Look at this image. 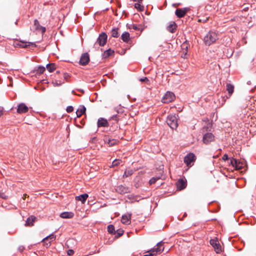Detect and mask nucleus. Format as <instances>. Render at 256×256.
<instances>
[{"label":"nucleus","instance_id":"29","mask_svg":"<svg viewBox=\"0 0 256 256\" xmlns=\"http://www.w3.org/2000/svg\"><path fill=\"white\" fill-rule=\"evenodd\" d=\"M134 170H126V171L124 172L123 174V178H127V177H128V176H132L134 174Z\"/></svg>","mask_w":256,"mask_h":256},{"label":"nucleus","instance_id":"52","mask_svg":"<svg viewBox=\"0 0 256 256\" xmlns=\"http://www.w3.org/2000/svg\"><path fill=\"white\" fill-rule=\"evenodd\" d=\"M207 129H208V127L207 126H204L202 130V133H204V132H206V131H207Z\"/></svg>","mask_w":256,"mask_h":256},{"label":"nucleus","instance_id":"10","mask_svg":"<svg viewBox=\"0 0 256 256\" xmlns=\"http://www.w3.org/2000/svg\"><path fill=\"white\" fill-rule=\"evenodd\" d=\"M163 244H164V242L162 241L159 242L157 244V246H158L157 248H152V249L148 251V252L152 253L154 254V252H156V253L162 252H163V250H164V247H162V248H161V247L163 246Z\"/></svg>","mask_w":256,"mask_h":256},{"label":"nucleus","instance_id":"13","mask_svg":"<svg viewBox=\"0 0 256 256\" xmlns=\"http://www.w3.org/2000/svg\"><path fill=\"white\" fill-rule=\"evenodd\" d=\"M176 186L178 190H182L186 188V181L182 179H180L176 182Z\"/></svg>","mask_w":256,"mask_h":256},{"label":"nucleus","instance_id":"8","mask_svg":"<svg viewBox=\"0 0 256 256\" xmlns=\"http://www.w3.org/2000/svg\"><path fill=\"white\" fill-rule=\"evenodd\" d=\"M90 56L88 52H85L82 54L80 60V64L82 66H86L90 62Z\"/></svg>","mask_w":256,"mask_h":256},{"label":"nucleus","instance_id":"18","mask_svg":"<svg viewBox=\"0 0 256 256\" xmlns=\"http://www.w3.org/2000/svg\"><path fill=\"white\" fill-rule=\"evenodd\" d=\"M20 44H18V45L20 46H21L22 48H26L28 46H32L34 47H36V44L33 42H19Z\"/></svg>","mask_w":256,"mask_h":256},{"label":"nucleus","instance_id":"43","mask_svg":"<svg viewBox=\"0 0 256 256\" xmlns=\"http://www.w3.org/2000/svg\"><path fill=\"white\" fill-rule=\"evenodd\" d=\"M66 110L68 112H71L74 110V108L72 106H68L67 107Z\"/></svg>","mask_w":256,"mask_h":256},{"label":"nucleus","instance_id":"35","mask_svg":"<svg viewBox=\"0 0 256 256\" xmlns=\"http://www.w3.org/2000/svg\"><path fill=\"white\" fill-rule=\"evenodd\" d=\"M45 70H46V68H45L44 66H40L38 68V69L37 70V72L38 73H39L40 74H43Z\"/></svg>","mask_w":256,"mask_h":256},{"label":"nucleus","instance_id":"24","mask_svg":"<svg viewBox=\"0 0 256 256\" xmlns=\"http://www.w3.org/2000/svg\"><path fill=\"white\" fill-rule=\"evenodd\" d=\"M106 142H107L110 146H112L116 144L118 140L115 139L110 140L108 138H106L104 140Z\"/></svg>","mask_w":256,"mask_h":256},{"label":"nucleus","instance_id":"4","mask_svg":"<svg viewBox=\"0 0 256 256\" xmlns=\"http://www.w3.org/2000/svg\"><path fill=\"white\" fill-rule=\"evenodd\" d=\"M210 244L214 248L216 253L220 254L222 252V246L217 238L211 240Z\"/></svg>","mask_w":256,"mask_h":256},{"label":"nucleus","instance_id":"30","mask_svg":"<svg viewBox=\"0 0 256 256\" xmlns=\"http://www.w3.org/2000/svg\"><path fill=\"white\" fill-rule=\"evenodd\" d=\"M132 28L134 30H140V32H142L144 29L143 26H142L141 24H132Z\"/></svg>","mask_w":256,"mask_h":256},{"label":"nucleus","instance_id":"41","mask_svg":"<svg viewBox=\"0 0 256 256\" xmlns=\"http://www.w3.org/2000/svg\"><path fill=\"white\" fill-rule=\"evenodd\" d=\"M182 48L184 50H185V51L186 52L188 50V44L187 43V42L186 41L185 42H184L182 45Z\"/></svg>","mask_w":256,"mask_h":256},{"label":"nucleus","instance_id":"14","mask_svg":"<svg viewBox=\"0 0 256 256\" xmlns=\"http://www.w3.org/2000/svg\"><path fill=\"white\" fill-rule=\"evenodd\" d=\"M34 26L36 30L41 31L42 34L45 32L46 30V28L41 26L37 20H34Z\"/></svg>","mask_w":256,"mask_h":256},{"label":"nucleus","instance_id":"53","mask_svg":"<svg viewBox=\"0 0 256 256\" xmlns=\"http://www.w3.org/2000/svg\"><path fill=\"white\" fill-rule=\"evenodd\" d=\"M3 110L4 108L2 107H0V116L2 114H3Z\"/></svg>","mask_w":256,"mask_h":256},{"label":"nucleus","instance_id":"55","mask_svg":"<svg viewBox=\"0 0 256 256\" xmlns=\"http://www.w3.org/2000/svg\"><path fill=\"white\" fill-rule=\"evenodd\" d=\"M26 196H28V195L26 194H24L23 196V197H22L23 200H24L26 199Z\"/></svg>","mask_w":256,"mask_h":256},{"label":"nucleus","instance_id":"16","mask_svg":"<svg viewBox=\"0 0 256 256\" xmlns=\"http://www.w3.org/2000/svg\"><path fill=\"white\" fill-rule=\"evenodd\" d=\"M36 219V217L33 216L28 217L26 220V226H32Z\"/></svg>","mask_w":256,"mask_h":256},{"label":"nucleus","instance_id":"11","mask_svg":"<svg viewBox=\"0 0 256 256\" xmlns=\"http://www.w3.org/2000/svg\"><path fill=\"white\" fill-rule=\"evenodd\" d=\"M116 190L120 194H124L130 192V188L123 185L118 186Z\"/></svg>","mask_w":256,"mask_h":256},{"label":"nucleus","instance_id":"15","mask_svg":"<svg viewBox=\"0 0 256 256\" xmlns=\"http://www.w3.org/2000/svg\"><path fill=\"white\" fill-rule=\"evenodd\" d=\"M108 122L106 119L104 118H100L98 121V127H108Z\"/></svg>","mask_w":256,"mask_h":256},{"label":"nucleus","instance_id":"50","mask_svg":"<svg viewBox=\"0 0 256 256\" xmlns=\"http://www.w3.org/2000/svg\"><path fill=\"white\" fill-rule=\"evenodd\" d=\"M0 196L2 198L6 199V196H5L4 194V193H0Z\"/></svg>","mask_w":256,"mask_h":256},{"label":"nucleus","instance_id":"36","mask_svg":"<svg viewBox=\"0 0 256 256\" xmlns=\"http://www.w3.org/2000/svg\"><path fill=\"white\" fill-rule=\"evenodd\" d=\"M160 178V177H153L150 180L149 183L150 184H154L156 182V180H158Z\"/></svg>","mask_w":256,"mask_h":256},{"label":"nucleus","instance_id":"22","mask_svg":"<svg viewBox=\"0 0 256 256\" xmlns=\"http://www.w3.org/2000/svg\"><path fill=\"white\" fill-rule=\"evenodd\" d=\"M130 216H126L124 215L122 216V223L126 224H128L130 223Z\"/></svg>","mask_w":256,"mask_h":256},{"label":"nucleus","instance_id":"25","mask_svg":"<svg viewBox=\"0 0 256 256\" xmlns=\"http://www.w3.org/2000/svg\"><path fill=\"white\" fill-rule=\"evenodd\" d=\"M86 111V108L84 106H82L80 108H78L76 112L77 117H80L84 114L85 113Z\"/></svg>","mask_w":256,"mask_h":256},{"label":"nucleus","instance_id":"5","mask_svg":"<svg viewBox=\"0 0 256 256\" xmlns=\"http://www.w3.org/2000/svg\"><path fill=\"white\" fill-rule=\"evenodd\" d=\"M196 160L195 155L192 153H189L184 158V162L188 166H191Z\"/></svg>","mask_w":256,"mask_h":256},{"label":"nucleus","instance_id":"2","mask_svg":"<svg viewBox=\"0 0 256 256\" xmlns=\"http://www.w3.org/2000/svg\"><path fill=\"white\" fill-rule=\"evenodd\" d=\"M168 124L172 129H176L178 126V119L175 114H172L168 116L166 120Z\"/></svg>","mask_w":256,"mask_h":256},{"label":"nucleus","instance_id":"23","mask_svg":"<svg viewBox=\"0 0 256 256\" xmlns=\"http://www.w3.org/2000/svg\"><path fill=\"white\" fill-rule=\"evenodd\" d=\"M176 28L177 26L175 22H172L168 26L167 30L168 32L173 33L176 30Z\"/></svg>","mask_w":256,"mask_h":256},{"label":"nucleus","instance_id":"32","mask_svg":"<svg viewBox=\"0 0 256 256\" xmlns=\"http://www.w3.org/2000/svg\"><path fill=\"white\" fill-rule=\"evenodd\" d=\"M108 232L110 234H116L115 229H114V226L113 225H112V224L109 225L108 226Z\"/></svg>","mask_w":256,"mask_h":256},{"label":"nucleus","instance_id":"40","mask_svg":"<svg viewBox=\"0 0 256 256\" xmlns=\"http://www.w3.org/2000/svg\"><path fill=\"white\" fill-rule=\"evenodd\" d=\"M238 160L235 158H232L230 160V164L235 168L237 164Z\"/></svg>","mask_w":256,"mask_h":256},{"label":"nucleus","instance_id":"37","mask_svg":"<svg viewBox=\"0 0 256 256\" xmlns=\"http://www.w3.org/2000/svg\"><path fill=\"white\" fill-rule=\"evenodd\" d=\"M128 198L129 200H132V202H133L134 201H138V197L134 196L132 195H128Z\"/></svg>","mask_w":256,"mask_h":256},{"label":"nucleus","instance_id":"26","mask_svg":"<svg viewBox=\"0 0 256 256\" xmlns=\"http://www.w3.org/2000/svg\"><path fill=\"white\" fill-rule=\"evenodd\" d=\"M56 236H54V234H51L47 236L45 238H44L42 240V242H45L46 241H49V242L53 241L56 240Z\"/></svg>","mask_w":256,"mask_h":256},{"label":"nucleus","instance_id":"12","mask_svg":"<svg viewBox=\"0 0 256 256\" xmlns=\"http://www.w3.org/2000/svg\"><path fill=\"white\" fill-rule=\"evenodd\" d=\"M28 110V108L24 103H20L18 106L17 112L20 114L26 113Z\"/></svg>","mask_w":256,"mask_h":256},{"label":"nucleus","instance_id":"6","mask_svg":"<svg viewBox=\"0 0 256 256\" xmlns=\"http://www.w3.org/2000/svg\"><path fill=\"white\" fill-rule=\"evenodd\" d=\"M107 35L105 32H102L99 35L97 39L96 42L94 44L96 46V43H98L100 46H104L106 44L107 41Z\"/></svg>","mask_w":256,"mask_h":256},{"label":"nucleus","instance_id":"1","mask_svg":"<svg viewBox=\"0 0 256 256\" xmlns=\"http://www.w3.org/2000/svg\"><path fill=\"white\" fill-rule=\"evenodd\" d=\"M218 39V34L213 31H210L204 36V42L206 45L210 46Z\"/></svg>","mask_w":256,"mask_h":256},{"label":"nucleus","instance_id":"39","mask_svg":"<svg viewBox=\"0 0 256 256\" xmlns=\"http://www.w3.org/2000/svg\"><path fill=\"white\" fill-rule=\"evenodd\" d=\"M120 162L121 160H115L114 161H113L111 166L114 167L119 165Z\"/></svg>","mask_w":256,"mask_h":256},{"label":"nucleus","instance_id":"28","mask_svg":"<svg viewBox=\"0 0 256 256\" xmlns=\"http://www.w3.org/2000/svg\"><path fill=\"white\" fill-rule=\"evenodd\" d=\"M46 67L48 70L50 72H52L56 68V65L54 63L48 64L46 66Z\"/></svg>","mask_w":256,"mask_h":256},{"label":"nucleus","instance_id":"48","mask_svg":"<svg viewBox=\"0 0 256 256\" xmlns=\"http://www.w3.org/2000/svg\"><path fill=\"white\" fill-rule=\"evenodd\" d=\"M54 86H60L61 85V83H58L57 80H55V82H53Z\"/></svg>","mask_w":256,"mask_h":256},{"label":"nucleus","instance_id":"54","mask_svg":"<svg viewBox=\"0 0 256 256\" xmlns=\"http://www.w3.org/2000/svg\"><path fill=\"white\" fill-rule=\"evenodd\" d=\"M69 76L68 74H64V77L65 79L68 78Z\"/></svg>","mask_w":256,"mask_h":256},{"label":"nucleus","instance_id":"20","mask_svg":"<svg viewBox=\"0 0 256 256\" xmlns=\"http://www.w3.org/2000/svg\"><path fill=\"white\" fill-rule=\"evenodd\" d=\"M122 40L125 42H128L130 40V36L128 32H124L121 36Z\"/></svg>","mask_w":256,"mask_h":256},{"label":"nucleus","instance_id":"44","mask_svg":"<svg viewBox=\"0 0 256 256\" xmlns=\"http://www.w3.org/2000/svg\"><path fill=\"white\" fill-rule=\"evenodd\" d=\"M118 116L117 115H114L111 117V119L114 120L116 122L118 120Z\"/></svg>","mask_w":256,"mask_h":256},{"label":"nucleus","instance_id":"45","mask_svg":"<svg viewBox=\"0 0 256 256\" xmlns=\"http://www.w3.org/2000/svg\"><path fill=\"white\" fill-rule=\"evenodd\" d=\"M67 254L69 256H72L74 254V251L72 250H68L67 252Z\"/></svg>","mask_w":256,"mask_h":256},{"label":"nucleus","instance_id":"51","mask_svg":"<svg viewBox=\"0 0 256 256\" xmlns=\"http://www.w3.org/2000/svg\"><path fill=\"white\" fill-rule=\"evenodd\" d=\"M50 242H47V241H46L45 242H44V244L46 246V247H48L50 246Z\"/></svg>","mask_w":256,"mask_h":256},{"label":"nucleus","instance_id":"3","mask_svg":"<svg viewBox=\"0 0 256 256\" xmlns=\"http://www.w3.org/2000/svg\"><path fill=\"white\" fill-rule=\"evenodd\" d=\"M175 99L174 94L170 92H167L162 98V101L164 103H169Z\"/></svg>","mask_w":256,"mask_h":256},{"label":"nucleus","instance_id":"49","mask_svg":"<svg viewBox=\"0 0 256 256\" xmlns=\"http://www.w3.org/2000/svg\"><path fill=\"white\" fill-rule=\"evenodd\" d=\"M24 248L22 246H20L18 247V250H20V252H22L24 250Z\"/></svg>","mask_w":256,"mask_h":256},{"label":"nucleus","instance_id":"42","mask_svg":"<svg viewBox=\"0 0 256 256\" xmlns=\"http://www.w3.org/2000/svg\"><path fill=\"white\" fill-rule=\"evenodd\" d=\"M140 81L142 82H145L148 84H150V80L146 77L140 78Z\"/></svg>","mask_w":256,"mask_h":256},{"label":"nucleus","instance_id":"33","mask_svg":"<svg viewBox=\"0 0 256 256\" xmlns=\"http://www.w3.org/2000/svg\"><path fill=\"white\" fill-rule=\"evenodd\" d=\"M140 2L136 3L134 4V8L140 11H142L144 10V7L143 6L141 5Z\"/></svg>","mask_w":256,"mask_h":256},{"label":"nucleus","instance_id":"38","mask_svg":"<svg viewBox=\"0 0 256 256\" xmlns=\"http://www.w3.org/2000/svg\"><path fill=\"white\" fill-rule=\"evenodd\" d=\"M243 168V164L238 161L237 164L235 166L236 170H241Z\"/></svg>","mask_w":256,"mask_h":256},{"label":"nucleus","instance_id":"19","mask_svg":"<svg viewBox=\"0 0 256 256\" xmlns=\"http://www.w3.org/2000/svg\"><path fill=\"white\" fill-rule=\"evenodd\" d=\"M60 216L63 218H70L74 217V214L72 212H64L60 214Z\"/></svg>","mask_w":256,"mask_h":256},{"label":"nucleus","instance_id":"27","mask_svg":"<svg viewBox=\"0 0 256 256\" xmlns=\"http://www.w3.org/2000/svg\"><path fill=\"white\" fill-rule=\"evenodd\" d=\"M114 51L112 50H111L110 48L106 50L103 53V54H102V56L104 58H108V56H110L111 55H112V54H114Z\"/></svg>","mask_w":256,"mask_h":256},{"label":"nucleus","instance_id":"17","mask_svg":"<svg viewBox=\"0 0 256 256\" xmlns=\"http://www.w3.org/2000/svg\"><path fill=\"white\" fill-rule=\"evenodd\" d=\"M88 194H84L76 197V200L78 201H81L82 204H84L88 198Z\"/></svg>","mask_w":256,"mask_h":256},{"label":"nucleus","instance_id":"34","mask_svg":"<svg viewBox=\"0 0 256 256\" xmlns=\"http://www.w3.org/2000/svg\"><path fill=\"white\" fill-rule=\"evenodd\" d=\"M209 18V16L202 17V18H198V22L205 23L208 20Z\"/></svg>","mask_w":256,"mask_h":256},{"label":"nucleus","instance_id":"21","mask_svg":"<svg viewBox=\"0 0 256 256\" xmlns=\"http://www.w3.org/2000/svg\"><path fill=\"white\" fill-rule=\"evenodd\" d=\"M226 90L228 92L229 94V97H230L232 94H233L234 91V86L230 84H226Z\"/></svg>","mask_w":256,"mask_h":256},{"label":"nucleus","instance_id":"56","mask_svg":"<svg viewBox=\"0 0 256 256\" xmlns=\"http://www.w3.org/2000/svg\"><path fill=\"white\" fill-rule=\"evenodd\" d=\"M134 2H141L142 0H133Z\"/></svg>","mask_w":256,"mask_h":256},{"label":"nucleus","instance_id":"46","mask_svg":"<svg viewBox=\"0 0 256 256\" xmlns=\"http://www.w3.org/2000/svg\"><path fill=\"white\" fill-rule=\"evenodd\" d=\"M116 234L118 237L122 236L123 234V230H120L118 232H117Z\"/></svg>","mask_w":256,"mask_h":256},{"label":"nucleus","instance_id":"7","mask_svg":"<svg viewBox=\"0 0 256 256\" xmlns=\"http://www.w3.org/2000/svg\"><path fill=\"white\" fill-rule=\"evenodd\" d=\"M214 140V136L211 132H206L203 136L202 141L204 144H208Z\"/></svg>","mask_w":256,"mask_h":256},{"label":"nucleus","instance_id":"47","mask_svg":"<svg viewBox=\"0 0 256 256\" xmlns=\"http://www.w3.org/2000/svg\"><path fill=\"white\" fill-rule=\"evenodd\" d=\"M222 160H224V161H226V160H228V154H224L223 156H222Z\"/></svg>","mask_w":256,"mask_h":256},{"label":"nucleus","instance_id":"31","mask_svg":"<svg viewBox=\"0 0 256 256\" xmlns=\"http://www.w3.org/2000/svg\"><path fill=\"white\" fill-rule=\"evenodd\" d=\"M118 28H113L112 30V36L114 38H118L119 34L118 32Z\"/></svg>","mask_w":256,"mask_h":256},{"label":"nucleus","instance_id":"9","mask_svg":"<svg viewBox=\"0 0 256 256\" xmlns=\"http://www.w3.org/2000/svg\"><path fill=\"white\" fill-rule=\"evenodd\" d=\"M189 10V8H177L175 12V14L178 18H183Z\"/></svg>","mask_w":256,"mask_h":256}]
</instances>
